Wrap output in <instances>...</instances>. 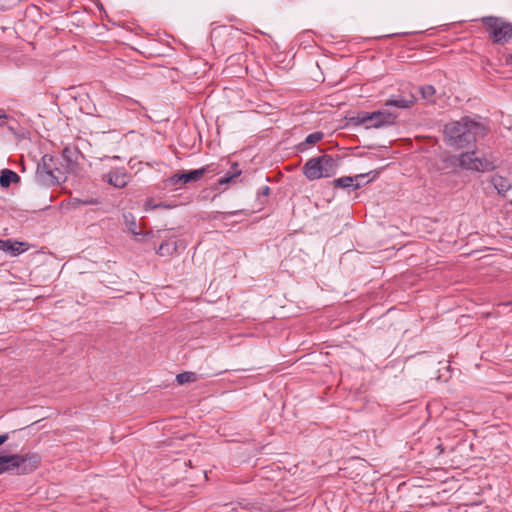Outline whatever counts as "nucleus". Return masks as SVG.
<instances>
[{
    "instance_id": "nucleus-21",
    "label": "nucleus",
    "mask_w": 512,
    "mask_h": 512,
    "mask_svg": "<svg viewBox=\"0 0 512 512\" xmlns=\"http://www.w3.org/2000/svg\"><path fill=\"white\" fill-rule=\"evenodd\" d=\"M73 154H74V151L71 150L70 148L66 147L63 149L62 151V156L63 158L69 163H73L75 160L73 159Z\"/></svg>"
},
{
    "instance_id": "nucleus-17",
    "label": "nucleus",
    "mask_w": 512,
    "mask_h": 512,
    "mask_svg": "<svg viewBox=\"0 0 512 512\" xmlns=\"http://www.w3.org/2000/svg\"><path fill=\"white\" fill-rule=\"evenodd\" d=\"M492 183L499 194H505L511 188V183L502 176L494 177Z\"/></svg>"
},
{
    "instance_id": "nucleus-15",
    "label": "nucleus",
    "mask_w": 512,
    "mask_h": 512,
    "mask_svg": "<svg viewBox=\"0 0 512 512\" xmlns=\"http://www.w3.org/2000/svg\"><path fill=\"white\" fill-rule=\"evenodd\" d=\"M124 224L126 229L132 233L133 235H141V229L139 228L136 218L132 213H124L123 214Z\"/></svg>"
},
{
    "instance_id": "nucleus-27",
    "label": "nucleus",
    "mask_w": 512,
    "mask_h": 512,
    "mask_svg": "<svg viewBox=\"0 0 512 512\" xmlns=\"http://www.w3.org/2000/svg\"><path fill=\"white\" fill-rule=\"evenodd\" d=\"M82 203L85 205H92V204H96L97 201L93 200V199H87V200L82 201Z\"/></svg>"
},
{
    "instance_id": "nucleus-26",
    "label": "nucleus",
    "mask_w": 512,
    "mask_h": 512,
    "mask_svg": "<svg viewBox=\"0 0 512 512\" xmlns=\"http://www.w3.org/2000/svg\"><path fill=\"white\" fill-rule=\"evenodd\" d=\"M9 436L8 434L0 435V446L4 444L8 440Z\"/></svg>"
},
{
    "instance_id": "nucleus-32",
    "label": "nucleus",
    "mask_w": 512,
    "mask_h": 512,
    "mask_svg": "<svg viewBox=\"0 0 512 512\" xmlns=\"http://www.w3.org/2000/svg\"><path fill=\"white\" fill-rule=\"evenodd\" d=\"M410 34H411L410 32L403 33V35H410Z\"/></svg>"
},
{
    "instance_id": "nucleus-22",
    "label": "nucleus",
    "mask_w": 512,
    "mask_h": 512,
    "mask_svg": "<svg viewBox=\"0 0 512 512\" xmlns=\"http://www.w3.org/2000/svg\"><path fill=\"white\" fill-rule=\"evenodd\" d=\"M157 208V202L153 198H147L144 202V209L146 211L154 210Z\"/></svg>"
},
{
    "instance_id": "nucleus-3",
    "label": "nucleus",
    "mask_w": 512,
    "mask_h": 512,
    "mask_svg": "<svg viewBox=\"0 0 512 512\" xmlns=\"http://www.w3.org/2000/svg\"><path fill=\"white\" fill-rule=\"evenodd\" d=\"M337 169L338 160L328 154L309 159L302 168L303 174L310 181L331 177L336 174Z\"/></svg>"
},
{
    "instance_id": "nucleus-13",
    "label": "nucleus",
    "mask_w": 512,
    "mask_h": 512,
    "mask_svg": "<svg viewBox=\"0 0 512 512\" xmlns=\"http://www.w3.org/2000/svg\"><path fill=\"white\" fill-rule=\"evenodd\" d=\"M410 90L415 93L417 97L418 94L421 95V98L428 103L434 102V95L436 93L435 88L432 85H424V86H411Z\"/></svg>"
},
{
    "instance_id": "nucleus-16",
    "label": "nucleus",
    "mask_w": 512,
    "mask_h": 512,
    "mask_svg": "<svg viewBox=\"0 0 512 512\" xmlns=\"http://www.w3.org/2000/svg\"><path fill=\"white\" fill-rule=\"evenodd\" d=\"M177 251V242L175 240H168L161 243L157 250L160 256H170Z\"/></svg>"
},
{
    "instance_id": "nucleus-2",
    "label": "nucleus",
    "mask_w": 512,
    "mask_h": 512,
    "mask_svg": "<svg viewBox=\"0 0 512 512\" xmlns=\"http://www.w3.org/2000/svg\"><path fill=\"white\" fill-rule=\"evenodd\" d=\"M41 462L38 454L0 455V474L9 472L16 475L29 474L36 470Z\"/></svg>"
},
{
    "instance_id": "nucleus-4",
    "label": "nucleus",
    "mask_w": 512,
    "mask_h": 512,
    "mask_svg": "<svg viewBox=\"0 0 512 512\" xmlns=\"http://www.w3.org/2000/svg\"><path fill=\"white\" fill-rule=\"evenodd\" d=\"M452 161L460 168L475 172H490L495 170L496 165L491 157L486 155L478 156L476 151H467L458 156H453Z\"/></svg>"
},
{
    "instance_id": "nucleus-18",
    "label": "nucleus",
    "mask_w": 512,
    "mask_h": 512,
    "mask_svg": "<svg viewBox=\"0 0 512 512\" xmlns=\"http://www.w3.org/2000/svg\"><path fill=\"white\" fill-rule=\"evenodd\" d=\"M241 174V170L238 169V164L234 163L232 165V171L228 172L224 177L220 178L217 182L218 186H222L224 184L230 183L234 178L238 177Z\"/></svg>"
},
{
    "instance_id": "nucleus-24",
    "label": "nucleus",
    "mask_w": 512,
    "mask_h": 512,
    "mask_svg": "<svg viewBox=\"0 0 512 512\" xmlns=\"http://www.w3.org/2000/svg\"><path fill=\"white\" fill-rule=\"evenodd\" d=\"M157 208L169 209V208H172V205L164 203V202H158Z\"/></svg>"
},
{
    "instance_id": "nucleus-12",
    "label": "nucleus",
    "mask_w": 512,
    "mask_h": 512,
    "mask_svg": "<svg viewBox=\"0 0 512 512\" xmlns=\"http://www.w3.org/2000/svg\"><path fill=\"white\" fill-rule=\"evenodd\" d=\"M366 174H359L354 177L344 176L333 181V185L336 188H349L352 187L354 190L359 189L362 184L358 183V179L365 178Z\"/></svg>"
},
{
    "instance_id": "nucleus-19",
    "label": "nucleus",
    "mask_w": 512,
    "mask_h": 512,
    "mask_svg": "<svg viewBox=\"0 0 512 512\" xmlns=\"http://www.w3.org/2000/svg\"><path fill=\"white\" fill-rule=\"evenodd\" d=\"M196 380L197 375L194 372H183L176 376V381L179 385L195 382Z\"/></svg>"
},
{
    "instance_id": "nucleus-8",
    "label": "nucleus",
    "mask_w": 512,
    "mask_h": 512,
    "mask_svg": "<svg viewBox=\"0 0 512 512\" xmlns=\"http://www.w3.org/2000/svg\"><path fill=\"white\" fill-rule=\"evenodd\" d=\"M359 123L369 128H381L393 125L397 119V114L388 110H378L371 113H364L358 116Z\"/></svg>"
},
{
    "instance_id": "nucleus-7",
    "label": "nucleus",
    "mask_w": 512,
    "mask_h": 512,
    "mask_svg": "<svg viewBox=\"0 0 512 512\" xmlns=\"http://www.w3.org/2000/svg\"><path fill=\"white\" fill-rule=\"evenodd\" d=\"M58 159L45 154L37 165L36 181L44 186H54L61 183V175H56Z\"/></svg>"
},
{
    "instance_id": "nucleus-11",
    "label": "nucleus",
    "mask_w": 512,
    "mask_h": 512,
    "mask_svg": "<svg viewBox=\"0 0 512 512\" xmlns=\"http://www.w3.org/2000/svg\"><path fill=\"white\" fill-rule=\"evenodd\" d=\"M28 245L24 242L13 241L11 239L0 240V250L9 253L12 256H18L25 252Z\"/></svg>"
},
{
    "instance_id": "nucleus-30",
    "label": "nucleus",
    "mask_w": 512,
    "mask_h": 512,
    "mask_svg": "<svg viewBox=\"0 0 512 512\" xmlns=\"http://www.w3.org/2000/svg\"><path fill=\"white\" fill-rule=\"evenodd\" d=\"M99 9H102V3L100 1L94 2Z\"/></svg>"
},
{
    "instance_id": "nucleus-23",
    "label": "nucleus",
    "mask_w": 512,
    "mask_h": 512,
    "mask_svg": "<svg viewBox=\"0 0 512 512\" xmlns=\"http://www.w3.org/2000/svg\"><path fill=\"white\" fill-rule=\"evenodd\" d=\"M270 191H271V189H270V187H269V186H264V187H262V188L259 190V192H258V196H264V197H267V196H269Z\"/></svg>"
},
{
    "instance_id": "nucleus-33",
    "label": "nucleus",
    "mask_w": 512,
    "mask_h": 512,
    "mask_svg": "<svg viewBox=\"0 0 512 512\" xmlns=\"http://www.w3.org/2000/svg\"><path fill=\"white\" fill-rule=\"evenodd\" d=\"M511 240H512V236H511Z\"/></svg>"
},
{
    "instance_id": "nucleus-20",
    "label": "nucleus",
    "mask_w": 512,
    "mask_h": 512,
    "mask_svg": "<svg viewBox=\"0 0 512 512\" xmlns=\"http://www.w3.org/2000/svg\"><path fill=\"white\" fill-rule=\"evenodd\" d=\"M323 137H324V134L322 132H320V131L313 132L306 137L305 142L301 143L300 146H304L305 144L314 145V144L318 143L319 141H321L323 139Z\"/></svg>"
},
{
    "instance_id": "nucleus-6",
    "label": "nucleus",
    "mask_w": 512,
    "mask_h": 512,
    "mask_svg": "<svg viewBox=\"0 0 512 512\" xmlns=\"http://www.w3.org/2000/svg\"><path fill=\"white\" fill-rule=\"evenodd\" d=\"M493 43L505 44L512 39V23L503 18L485 16L480 19Z\"/></svg>"
},
{
    "instance_id": "nucleus-29",
    "label": "nucleus",
    "mask_w": 512,
    "mask_h": 512,
    "mask_svg": "<svg viewBox=\"0 0 512 512\" xmlns=\"http://www.w3.org/2000/svg\"><path fill=\"white\" fill-rule=\"evenodd\" d=\"M0 118H7V115L5 114V112L3 110H0Z\"/></svg>"
},
{
    "instance_id": "nucleus-14",
    "label": "nucleus",
    "mask_w": 512,
    "mask_h": 512,
    "mask_svg": "<svg viewBox=\"0 0 512 512\" xmlns=\"http://www.w3.org/2000/svg\"><path fill=\"white\" fill-rule=\"evenodd\" d=\"M20 176L10 169H3L0 171V185L3 188H8L13 183H19Z\"/></svg>"
},
{
    "instance_id": "nucleus-10",
    "label": "nucleus",
    "mask_w": 512,
    "mask_h": 512,
    "mask_svg": "<svg viewBox=\"0 0 512 512\" xmlns=\"http://www.w3.org/2000/svg\"><path fill=\"white\" fill-rule=\"evenodd\" d=\"M130 180V175L125 168H116L103 174L102 181L115 188H124Z\"/></svg>"
},
{
    "instance_id": "nucleus-1",
    "label": "nucleus",
    "mask_w": 512,
    "mask_h": 512,
    "mask_svg": "<svg viewBox=\"0 0 512 512\" xmlns=\"http://www.w3.org/2000/svg\"><path fill=\"white\" fill-rule=\"evenodd\" d=\"M486 134L485 127L468 117H462L458 121H451L444 125V143L455 150L468 149L475 145L477 137Z\"/></svg>"
},
{
    "instance_id": "nucleus-9",
    "label": "nucleus",
    "mask_w": 512,
    "mask_h": 512,
    "mask_svg": "<svg viewBox=\"0 0 512 512\" xmlns=\"http://www.w3.org/2000/svg\"><path fill=\"white\" fill-rule=\"evenodd\" d=\"M417 101V97L415 93L410 90V87L403 89L397 95H392L385 102V106H393L399 109H409L412 107Z\"/></svg>"
},
{
    "instance_id": "nucleus-5",
    "label": "nucleus",
    "mask_w": 512,
    "mask_h": 512,
    "mask_svg": "<svg viewBox=\"0 0 512 512\" xmlns=\"http://www.w3.org/2000/svg\"><path fill=\"white\" fill-rule=\"evenodd\" d=\"M222 170L217 163L207 164L199 169L182 170L174 173L165 180L166 186L184 187L190 182L199 181L204 175L208 173L219 174Z\"/></svg>"
},
{
    "instance_id": "nucleus-25",
    "label": "nucleus",
    "mask_w": 512,
    "mask_h": 512,
    "mask_svg": "<svg viewBox=\"0 0 512 512\" xmlns=\"http://www.w3.org/2000/svg\"><path fill=\"white\" fill-rule=\"evenodd\" d=\"M55 174L56 175H61V182L65 181L64 172L58 166H57V170H55Z\"/></svg>"
},
{
    "instance_id": "nucleus-28",
    "label": "nucleus",
    "mask_w": 512,
    "mask_h": 512,
    "mask_svg": "<svg viewBox=\"0 0 512 512\" xmlns=\"http://www.w3.org/2000/svg\"><path fill=\"white\" fill-rule=\"evenodd\" d=\"M506 63L510 66H512V54H509L507 59H506Z\"/></svg>"
},
{
    "instance_id": "nucleus-31",
    "label": "nucleus",
    "mask_w": 512,
    "mask_h": 512,
    "mask_svg": "<svg viewBox=\"0 0 512 512\" xmlns=\"http://www.w3.org/2000/svg\"><path fill=\"white\" fill-rule=\"evenodd\" d=\"M397 35H398L397 33H394V34L386 35V37H394V36H397Z\"/></svg>"
}]
</instances>
